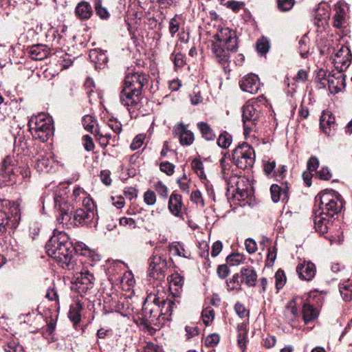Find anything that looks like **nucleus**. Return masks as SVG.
Segmentation results:
<instances>
[{"label":"nucleus","instance_id":"nucleus-50","mask_svg":"<svg viewBox=\"0 0 352 352\" xmlns=\"http://www.w3.org/2000/svg\"><path fill=\"white\" fill-rule=\"evenodd\" d=\"M276 162L274 160L265 161L263 164V170L265 175L274 174L276 168Z\"/></svg>","mask_w":352,"mask_h":352},{"label":"nucleus","instance_id":"nucleus-60","mask_svg":"<svg viewBox=\"0 0 352 352\" xmlns=\"http://www.w3.org/2000/svg\"><path fill=\"white\" fill-rule=\"evenodd\" d=\"M155 190L160 197H166L168 195L167 188L161 182H158L156 184Z\"/></svg>","mask_w":352,"mask_h":352},{"label":"nucleus","instance_id":"nucleus-43","mask_svg":"<svg viewBox=\"0 0 352 352\" xmlns=\"http://www.w3.org/2000/svg\"><path fill=\"white\" fill-rule=\"evenodd\" d=\"M223 3L228 8L231 9L234 12H238L245 6L244 2L237 1H227Z\"/></svg>","mask_w":352,"mask_h":352},{"label":"nucleus","instance_id":"nucleus-11","mask_svg":"<svg viewBox=\"0 0 352 352\" xmlns=\"http://www.w3.org/2000/svg\"><path fill=\"white\" fill-rule=\"evenodd\" d=\"M94 280V276L89 272H81L76 278L75 289L80 295L86 294L93 288Z\"/></svg>","mask_w":352,"mask_h":352},{"label":"nucleus","instance_id":"nucleus-5","mask_svg":"<svg viewBox=\"0 0 352 352\" xmlns=\"http://www.w3.org/2000/svg\"><path fill=\"white\" fill-rule=\"evenodd\" d=\"M264 109L258 100H250L243 106L242 120L245 137L252 132H258L265 120Z\"/></svg>","mask_w":352,"mask_h":352},{"label":"nucleus","instance_id":"nucleus-53","mask_svg":"<svg viewBox=\"0 0 352 352\" xmlns=\"http://www.w3.org/2000/svg\"><path fill=\"white\" fill-rule=\"evenodd\" d=\"M245 249L249 254H253L257 250V245L256 241L252 239L248 238L245 241Z\"/></svg>","mask_w":352,"mask_h":352},{"label":"nucleus","instance_id":"nucleus-9","mask_svg":"<svg viewBox=\"0 0 352 352\" xmlns=\"http://www.w3.org/2000/svg\"><path fill=\"white\" fill-rule=\"evenodd\" d=\"M120 101L123 106L127 107L130 117L132 118L129 108L132 104V75L130 72H127L124 77L120 94Z\"/></svg>","mask_w":352,"mask_h":352},{"label":"nucleus","instance_id":"nucleus-10","mask_svg":"<svg viewBox=\"0 0 352 352\" xmlns=\"http://www.w3.org/2000/svg\"><path fill=\"white\" fill-rule=\"evenodd\" d=\"M167 270L166 261L160 256L154 255L149 264V276L157 280H162L165 276Z\"/></svg>","mask_w":352,"mask_h":352},{"label":"nucleus","instance_id":"nucleus-48","mask_svg":"<svg viewBox=\"0 0 352 352\" xmlns=\"http://www.w3.org/2000/svg\"><path fill=\"white\" fill-rule=\"evenodd\" d=\"M323 197H331V198H341V195L338 192L333 189H326L324 191L318 194L316 198H322Z\"/></svg>","mask_w":352,"mask_h":352},{"label":"nucleus","instance_id":"nucleus-45","mask_svg":"<svg viewBox=\"0 0 352 352\" xmlns=\"http://www.w3.org/2000/svg\"><path fill=\"white\" fill-rule=\"evenodd\" d=\"M270 49L268 41L264 39L258 41L256 43V50L261 54H266Z\"/></svg>","mask_w":352,"mask_h":352},{"label":"nucleus","instance_id":"nucleus-33","mask_svg":"<svg viewBox=\"0 0 352 352\" xmlns=\"http://www.w3.org/2000/svg\"><path fill=\"white\" fill-rule=\"evenodd\" d=\"M0 181L6 186L12 185L16 182V175L12 169L8 168L7 172L0 174Z\"/></svg>","mask_w":352,"mask_h":352},{"label":"nucleus","instance_id":"nucleus-56","mask_svg":"<svg viewBox=\"0 0 352 352\" xmlns=\"http://www.w3.org/2000/svg\"><path fill=\"white\" fill-rule=\"evenodd\" d=\"M319 166V160L315 156H311L307 162V170L315 171Z\"/></svg>","mask_w":352,"mask_h":352},{"label":"nucleus","instance_id":"nucleus-4","mask_svg":"<svg viewBox=\"0 0 352 352\" xmlns=\"http://www.w3.org/2000/svg\"><path fill=\"white\" fill-rule=\"evenodd\" d=\"M213 39L211 50L217 60L226 69L229 65L230 54L236 52L238 49L236 33L229 28H223L218 30Z\"/></svg>","mask_w":352,"mask_h":352},{"label":"nucleus","instance_id":"nucleus-46","mask_svg":"<svg viewBox=\"0 0 352 352\" xmlns=\"http://www.w3.org/2000/svg\"><path fill=\"white\" fill-rule=\"evenodd\" d=\"M316 175L320 179L329 180L332 174L327 166H322L321 169L316 172Z\"/></svg>","mask_w":352,"mask_h":352},{"label":"nucleus","instance_id":"nucleus-57","mask_svg":"<svg viewBox=\"0 0 352 352\" xmlns=\"http://www.w3.org/2000/svg\"><path fill=\"white\" fill-rule=\"evenodd\" d=\"M82 140H83V146L86 151H91L94 150V144L93 140L90 135H84L82 138Z\"/></svg>","mask_w":352,"mask_h":352},{"label":"nucleus","instance_id":"nucleus-1","mask_svg":"<svg viewBox=\"0 0 352 352\" xmlns=\"http://www.w3.org/2000/svg\"><path fill=\"white\" fill-rule=\"evenodd\" d=\"M46 205L53 204L56 214L57 223L63 228H69L73 225L85 224L87 226H96L98 222L96 206L94 199H82L83 208L77 209L74 212V206L72 200L68 199H47L43 202V208Z\"/></svg>","mask_w":352,"mask_h":352},{"label":"nucleus","instance_id":"nucleus-39","mask_svg":"<svg viewBox=\"0 0 352 352\" xmlns=\"http://www.w3.org/2000/svg\"><path fill=\"white\" fill-rule=\"evenodd\" d=\"M95 10L96 14L102 19H107L109 17V13L106 8L102 7L100 0L95 3Z\"/></svg>","mask_w":352,"mask_h":352},{"label":"nucleus","instance_id":"nucleus-14","mask_svg":"<svg viewBox=\"0 0 352 352\" xmlns=\"http://www.w3.org/2000/svg\"><path fill=\"white\" fill-rule=\"evenodd\" d=\"M328 85L331 93L338 94L344 89L345 76L341 72H336L328 76Z\"/></svg>","mask_w":352,"mask_h":352},{"label":"nucleus","instance_id":"nucleus-12","mask_svg":"<svg viewBox=\"0 0 352 352\" xmlns=\"http://www.w3.org/2000/svg\"><path fill=\"white\" fill-rule=\"evenodd\" d=\"M239 85L244 91L252 94H256L260 88L259 78L254 74H248L239 81Z\"/></svg>","mask_w":352,"mask_h":352},{"label":"nucleus","instance_id":"nucleus-28","mask_svg":"<svg viewBox=\"0 0 352 352\" xmlns=\"http://www.w3.org/2000/svg\"><path fill=\"white\" fill-rule=\"evenodd\" d=\"M168 208L173 214L181 218H182L186 211V208L182 199H169Z\"/></svg>","mask_w":352,"mask_h":352},{"label":"nucleus","instance_id":"nucleus-59","mask_svg":"<svg viewBox=\"0 0 352 352\" xmlns=\"http://www.w3.org/2000/svg\"><path fill=\"white\" fill-rule=\"evenodd\" d=\"M174 168V165L168 162H162L160 164V170L168 175H170L173 173Z\"/></svg>","mask_w":352,"mask_h":352},{"label":"nucleus","instance_id":"nucleus-61","mask_svg":"<svg viewBox=\"0 0 352 352\" xmlns=\"http://www.w3.org/2000/svg\"><path fill=\"white\" fill-rule=\"evenodd\" d=\"M110 175H111V173L109 170H101V172H100V179H101L102 182L107 186L110 185L111 183V179Z\"/></svg>","mask_w":352,"mask_h":352},{"label":"nucleus","instance_id":"nucleus-23","mask_svg":"<svg viewBox=\"0 0 352 352\" xmlns=\"http://www.w3.org/2000/svg\"><path fill=\"white\" fill-rule=\"evenodd\" d=\"M170 252L175 256L189 258L191 256L190 252L186 249L184 245L178 241L173 242L169 245Z\"/></svg>","mask_w":352,"mask_h":352},{"label":"nucleus","instance_id":"nucleus-55","mask_svg":"<svg viewBox=\"0 0 352 352\" xmlns=\"http://www.w3.org/2000/svg\"><path fill=\"white\" fill-rule=\"evenodd\" d=\"M242 258L243 257L241 254H233L228 256L226 261L230 265H237L241 263Z\"/></svg>","mask_w":352,"mask_h":352},{"label":"nucleus","instance_id":"nucleus-26","mask_svg":"<svg viewBox=\"0 0 352 352\" xmlns=\"http://www.w3.org/2000/svg\"><path fill=\"white\" fill-rule=\"evenodd\" d=\"M271 198H288L289 187L287 184H272L270 187Z\"/></svg>","mask_w":352,"mask_h":352},{"label":"nucleus","instance_id":"nucleus-7","mask_svg":"<svg viewBox=\"0 0 352 352\" xmlns=\"http://www.w3.org/2000/svg\"><path fill=\"white\" fill-rule=\"evenodd\" d=\"M232 161L240 169L252 168L255 161L253 148L247 143L238 145L232 151Z\"/></svg>","mask_w":352,"mask_h":352},{"label":"nucleus","instance_id":"nucleus-38","mask_svg":"<svg viewBox=\"0 0 352 352\" xmlns=\"http://www.w3.org/2000/svg\"><path fill=\"white\" fill-rule=\"evenodd\" d=\"M203 321L206 325L210 324L214 318V310L210 307H207L201 313Z\"/></svg>","mask_w":352,"mask_h":352},{"label":"nucleus","instance_id":"nucleus-30","mask_svg":"<svg viewBox=\"0 0 352 352\" xmlns=\"http://www.w3.org/2000/svg\"><path fill=\"white\" fill-rule=\"evenodd\" d=\"M82 125L84 128L93 134H99V129L97 125V120L91 115H85L82 118Z\"/></svg>","mask_w":352,"mask_h":352},{"label":"nucleus","instance_id":"nucleus-63","mask_svg":"<svg viewBox=\"0 0 352 352\" xmlns=\"http://www.w3.org/2000/svg\"><path fill=\"white\" fill-rule=\"evenodd\" d=\"M69 319L74 322V324H78L80 321V314L76 309H71L69 313Z\"/></svg>","mask_w":352,"mask_h":352},{"label":"nucleus","instance_id":"nucleus-34","mask_svg":"<svg viewBox=\"0 0 352 352\" xmlns=\"http://www.w3.org/2000/svg\"><path fill=\"white\" fill-rule=\"evenodd\" d=\"M232 142V135L227 131H223L217 139V144L223 148H228Z\"/></svg>","mask_w":352,"mask_h":352},{"label":"nucleus","instance_id":"nucleus-42","mask_svg":"<svg viewBox=\"0 0 352 352\" xmlns=\"http://www.w3.org/2000/svg\"><path fill=\"white\" fill-rule=\"evenodd\" d=\"M227 286L229 290H238L241 287L239 280V274H235L227 281Z\"/></svg>","mask_w":352,"mask_h":352},{"label":"nucleus","instance_id":"nucleus-20","mask_svg":"<svg viewBox=\"0 0 352 352\" xmlns=\"http://www.w3.org/2000/svg\"><path fill=\"white\" fill-rule=\"evenodd\" d=\"M241 281H244L249 287L255 285L257 274L252 267H242L241 270Z\"/></svg>","mask_w":352,"mask_h":352},{"label":"nucleus","instance_id":"nucleus-21","mask_svg":"<svg viewBox=\"0 0 352 352\" xmlns=\"http://www.w3.org/2000/svg\"><path fill=\"white\" fill-rule=\"evenodd\" d=\"M92 8L90 4L85 1H81L77 4L75 13L76 16L80 20H86L92 15Z\"/></svg>","mask_w":352,"mask_h":352},{"label":"nucleus","instance_id":"nucleus-17","mask_svg":"<svg viewBox=\"0 0 352 352\" xmlns=\"http://www.w3.org/2000/svg\"><path fill=\"white\" fill-rule=\"evenodd\" d=\"M54 160L50 154L41 153L34 157L35 168L39 172H48L52 167Z\"/></svg>","mask_w":352,"mask_h":352},{"label":"nucleus","instance_id":"nucleus-29","mask_svg":"<svg viewBox=\"0 0 352 352\" xmlns=\"http://www.w3.org/2000/svg\"><path fill=\"white\" fill-rule=\"evenodd\" d=\"M176 131L180 133L179 141L182 145L189 146L194 141V134L190 131L185 129L183 124H180L176 129Z\"/></svg>","mask_w":352,"mask_h":352},{"label":"nucleus","instance_id":"nucleus-36","mask_svg":"<svg viewBox=\"0 0 352 352\" xmlns=\"http://www.w3.org/2000/svg\"><path fill=\"white\" fill-rule=\"evenodd\" d=\"M275 285L278 290L282 289L286 283V276L284 272L281 270H278L274 276Z\"/></svg>","mask_w":352,"mask_h":352},{"label":"nucleus","instance_id":"nucleus-2","mask_svg":"<svg viewBox=\"0 0 352 352\" xmlns=\"http://www.w3.org/2000/svg\"><path fill=\"white\" fill-rule=\"evenodd\" d=\"M163 294L164 292H158L157 294H150L144 301L142 312L138 313L136 318H133V322L141 329L147 330L151 333L153 329L150 328V325L154 323L158 317L171 316L175 303L170 299L160 296Z\"/></svg>","mask_w":352,"mask_h":352},{"label":"nucleus","instance_id":"nucleus-24","mask_svg":"<svg viewBox=\"0 0 352 352\" xmlns=\"http://www.w3.org/2000/svg\"><path fill=\"white\" fill-rule=\"evenodd\" d=\"M338 288L341 297L344 301L349 302L352 300V280L346 279L341 281Z\"/></svg>","mask_w":352,"mask_h":352},{"label":"nucleus","instance_id":"nucleus-49","mask_svg":"<svg viewBox=\"0 0 352 352\" xmlns=\"http://www.w3.org/2000/svg\"><path fill=\"white\" fill-rule=\"evenodd\" d=\"M12 158L10 156H7L2 162L0 166V174L3 172H7L8 168L14 170V166L12 165Z\"/></svg>","mask_w":352,"mask_h":352},{"label":"nucleus","instance_id":"nucleus-47","mask_svg":"<svg viewBox=\"0 0 352 352\" xmlns=\"http://www.w3.org/2000/svg\"><path fill=\"white\" fill-rule=\"evenodd\" d=\"M220 340L219 336L217 333L210 334L206 337L205 343L206 345L208 347H213L216 346Z\"/></svg>","mask_w":352,"mask_h":352},{"label":"nucleus","instance_id":"nucleus-32","mask_svg":"<svg viewBox=\"0 0 352 352\" xmlns=\"http://www.w3.org/2000/svg\"><path fill=\"white\" fill-rule=\"evenodd\" d=\"M138 352H162L160 346L151 342H140L137 346Z\"/></svg>","mask_w":352,"mask_h":352},{"label":"nucleus","instance_id":"nucleus-31","mask_svg":"<svg viewBox=\"0 0 352 352\" xmlns=\"http://www.w3.org/2000/svg\"><path fill=\"white\" fill-rule=\"evenodd\" d=\"M197 128L201 133V136L207 141H212L215 139V133L209 124L204 122L197 123Z\"/></svg>","mask_w":352,"mask_h":352},{"label":"nucleus","instance_id":"nucleus-15","mask_svg":"<svg viewBox=\"0 0 352 352\" xmlns=\"http://www.w3.org/2000/svg\"><path fill=\"white\" fill-rule=\"evenodd\" d=\"M316 272L315 265L310 261H303L296 267V272L301 279L311 280Z\"/></svg>","mask_w":352,"mask_h":352},{"label":"nucleus","instance_id":"nucleus-25","mask_svg":"<svg viewBox=\"0 0 352 352\" xmlns=\"http://www.w3.org/2000/svg\"><path fill=\"white\" fill-rule=\"evenodd\" d=\"M318 311L313 305L305 303L302 309V317L305 324H307L318 318Z\"/></svg>","mask_w":352,"mask_h":352},{"label":"nucleus","instance_id":"nucleus-18","mask_svg":"<svg viewBox=\"0 0 352 352\" xmlns=\"http://www.w3.org/2000/svg\"><path fill=\"white\" fill-rule=\"evenodd\" d=\"M89 59L95 64L96 69H101L107 62V56L106 54L99 50L94 49L89 52Z\"/></svg>","mask_w":352,"mask_h":352},{"label":"nucleus","instance_id":"nucleus-27","mask_svg":"<svg viewBox=\"0 0 352 352\" xmlns=\"http://www.w3.org/2000/svg\"><path fill=\"white\" fill-rule=\"evenodd\" d=\"M314 219V227L316 232L320 234H325L328 231L329 219L328 216L324 214H320V212H316Z\"/></svg>","mask_w":352,"mask_h":352},{"label":"nucleus","instance_id":"nucleus-58","mask_svg":"<svg viewBox=\"0 0 352 352\" xmlns=\"http://www.w3.org/2000/svg\"><path fill=\"white\" fill-rule=\"evenodd\" d=\"M145 138L146 135L143 133L138 134L133 138V151L140 148L142 146Z\"/></svg>","mask_w":352,"mask_h":352},{"label":"nucleus","instance_id":"nucleus-37","mask_svg":"<svg viewBox=\"0 0 352 352\" xmlns=\"http://www.w3.org/2000/svg\"><path fill=\"white\" fill-rule=\"evenodd\" d=\"M308 38L305 35L298 42V50L301 57L305 58L309 53Z\"/></svg>","mask_w":352,"mask_h":352},{"label":"nucleus","instance_id":"nucleus-64","mask_svg":"<svg viewBox=\"0 0 352 352\" xmlns=\"http://www.w3.org/2000/svg\"><path fill=\"white\" fill-rule=\"evenodd\" d=\"M179 24L175 17L172 18L169 22V32L172 36L179 31Z\"/></svg>","mask_w":352,"mask_h":352},{"label":"nucleus","instance_id":"nucleus-19","mask_svg":"<svg viewBox=\"0 0 352 352\" xmlns=\"http://www.w3.org/2000/svg\"><path fill=\"white\" fill-rule=\"evenodd\" d=\"M147 82V77L144 74L133 72V96L140 97L142 94V89Z\"/></svg>","mask_w":352,"mask_h":352},{"label":"nucleus","instance_id":"nucleus-3","mask_svg":"<svg viewBox=\"0 0 352 352\" xmlns=\"http://www.w3.org/2000/svg\"><path fill=\"white\" fill-rule=\"evenodd\" d=\"M46 252L63 269L72 270L76 264L74 247L65 232L54 231L45 245Z\"/></svg>","mask_w":352,"mask_h":352},{"label":"nucleus","instance_id":"nucleus-6","mask_svg":"<svg viewBox=\"0 0 352 352\" xmlns=\"http://www.w3.org/2000/svg\"><path fill=\"white\" fill-rule=\"evenodd\" d=\"M28 126L33 138L43 142H47L52 133L51 120L45 113L32 116Z\"/></svg>","mask_w":352,"mask_h":352},{"label":"nucleus","instance_id":"nucleus-35","mask_svg":"<svg viewBox=\"0 0 352 352\" xmlns=\"http://www.w3.org/2000/svg\"><path fill=\"white\" fill-rule=\"evenodd\" d=\"M191 166L196 174L200 177L201 179H206V175L204 171V164L198 159H195L191 163Z\"/></svg>","mask_w":352,"mask_h":352},{"label":"nucleus","instance_id":"nucleus-51","mask_svg":"<svg viewBox=\"0 0 352 352\" xmlns=\"http://www.w3.org/2000/svg\"><path fill=\"white\" fill-rule=\"evenodd\" d=\"M131 274V271H128L124 274L121 279V284L123 287H126L125 289H130V287L132 285Z\"/></svg>","mask_w":352,"mask_h":352},{"label":"nucleus","instance_id":"nucleus-22","mask_svg":"<svg viewBox=\"0 0 352 352\" xmlns=\"http://www.w3.org/2000/svg\"><path fill=\"white\" fill-rule=\"evenodd\" d=\"M30 56L34 60H43L47 57L49 48L44 45H32L29 52Z\"/></svg>","mask_w":352,"mask_h":352},{"label":"nucleus","instance_id":"nucleus-8","mask_svg":"<svg viewBox=\"0 0 352 352\" xmlns=\"http://www.w3.org/2000/svg\"><path fill=\"white\" fill-rule=\"evenodd\" d=\"M344 199H317L316 205L318 206L316 212L328 217L338 214L343 206Z\"/></svg>","mask_w":352,"mask_h":352},{"label":"nucleus","instance_id":"nucleus-16","mask_svg":"<svg viewBox=\"0 0 352 352\" xmlns=\"http://www.w3.org/2000/svg\"><path fill=\"white\" fill-rule=\"evenodd\" d=\"M320 126L327 135H331L336 130L335 118L329 111L323 112L320 118Z\"/></svg>","mask_w":352,"mask_h":352},{"label":"nucleus","instance_id":"nucleus-52","mask_svg":"<svg viewBox=\"0 0 352 352\" xmlns=\"http://www.w3.org/2000/svg\"><path fill=\"white\" fill-rule=\"evenodd\" d=\"M81 251L80 254L84 256H91L92 252L91 250L83 243H77L76 247H74V252Z\"/></svg>","mask_w":352,"mask_h":352},{"label":"nucleus","instance_id":"nucleus-13","mask_svg":"<svg viewBox=\"0 0 352 352\" xmlns=\"http://www.w3.org/2000/svg\"><path fill=\"white\" fill-rule=\"evenodd\" d=\"M283 316L285 321L292 327H294L297 326V322L300 318V316L298 313L295 300H292L288 302L283 311Z\"/></svg>","mask_w":352,"mask_h":352},{"label":"nucleus","instance_id":"nucleus-62","mask_svg":"<svg viewBox=\"0 0 352 352\" xmlns=\"http://www.w3.org/2000/svg\"><path fill=\"white\" fill-rule=\"evenodd\" d=\"M8 222L9 220L7 214L0 210V232H4L6 227L8 225Z\"/></svg>","mask_w":352,"mask_h":352},{"label":"nucleus","instance_id":"nucleus-54","mask_svg":"<svg viewBox=\"0 0 352 352\" xmlns=\"http://www.w3.org/2000/svg\"><path fill=\"white\" fill-rule=\"evenodd\" d=\"M173 62L175 67H182L185 65L184 56L181 53H173Z\"/></svg>","mask_w":352,"mask_h":352},{"label":"nucleus","instance_id":"nucleus-41","mask_svg":"<svg viewBox=\"0 0 352 352\" xmlns=\"http://www.w3.org/2000/svg\"><path fill=\"white\" fill-rule=\"evenodd\" d=\"M350 54V50L345 46H342L341 48L336 54V57L340 60L337 61L340 63H344L347 59Z\"/></svg>","mask_w":352,"mask_h":352},{"label":"nucleus","instance_id":"nucleus-44","mask_svg":"<svg viewBox=\"0 0 352 352\" xmlns=\"http://www.w3.org/2000/svg\"><path fill=\"white\" fill-rule=\"evenodd\" d=\"M234 310L236 313V314L241 318H245L246 317L249 316V311L246 309L245 306L239 302H237L234 305Z\"/></svg>","mask_w":352,"mask_h":352},{"label":"nucleus","instance_id":"nucleus-40","mask_svg":"<svg viewBox=\"0 0 352 352\" xmlns=\"http://www.w3.org/2000/svg\"><path fill=\"white\" fill-rule=\"evenodd\" d=\"M294 3V0H277L278 9L281 12L289 11L293 8Z\"/></svg>","mask_w":352,"mask_h":352}]
</instances>
